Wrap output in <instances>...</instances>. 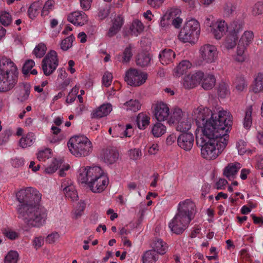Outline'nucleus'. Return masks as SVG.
Segmentation results:
<instances>
[{
  "mask_svg": "<svg viewBox=\"0 0 263 263\" xmlns=\"http://www.w3.org/2000/svg\"><path fill=\"white\" fill-rule=\"evenodd\" d=\"M132 49V45H129L125 48L122 53L119 54L117 56V60L124 64L128 63L133 57Z\"/></svg>",
  "mask_w": 263,
  "mask_h": 263,
  "instance_id": "nucleus-26",
  "label": "nucleus"
},
{
  "mask_svg": "<svg viewBox=\"0 0 263 263\" xmlns=\"http://www.w3.org/2000/svg\"><path fill=\"white\" fill-rule=\"evenodd\" d=\"M199 53L203 61L207 63H212L216 61L218 52L215 46L206 44L201 46Z\"/></svg>",
  "mask_w": 263,
  "mask_h": 263,
  "instance_id": "nucleus-11",
  "label": "nucleus"
},
{
  "mask_svg": "<svg viewBox=\"0 0 263 263\" xmlns=\"http://www.w3.org/2000/svg\"><path fill=\"white\" fill-rule=\"evenodd\" d=\"M113 128V137H122V132L124 129V126L121 125H116L112 127Z\"/></svg>",
  "mask_w": 263,
  "mask_h": 263,
  "instance_id": "nucleus-59",
  "label": "nucleus"
},
{
  "mask_svg": "<svg viewBox=\"0 0 263 263\" xmlns=\"http://www.w3.org/2000/svg\"><path fill=\"white\" fill-rule=\"evenodd\" d=\"M43 4L39 1L33 2L29 7L28 15L30 18L33 19L39 14V11L42 8Z\"/></svg>",
  "mask_w": 263,
  "mask_h": 263,
  "instance_id": "nucleus-27",
  "label": "nucleus"
},
{
  "mask_svg": "<svg viewBox=\"0 0 263 263\" xmlns=\"http://www.w3.org/2000/svg\"><path fill=\"white\" fill-rule=\"evenodd\" d=\"M16 197H42L39 191L32 187H26L20 189L15 193Z\"/></svg>",
  "mask_w": 263,
  "mask_h": 263,
  "instance_id": "nucleus-19",
  "label": "nucleus"
},
{
  "mask_svg": "<svg viewBox=\"0 0 263 263\" xmlns=\"http://www.w3.org/2000/svg\"><path fill=\"white\" fill-rule=\"evenodd\" d=\"M18 218L29 226L40 227L45 223L47 213L40 200L35 198H16Z\"/></svg>",
  "mask_w": 263,
  "mask_h": 263,
  "instance_id": "nucleus-2",
  "label": "nucleus"
},
{
  "mask_svg": "<svg viewBox=\"0 0 263 263\" xmlns=\"http://www.w3.org/2000/svg\"><path fill=\"white\" fill-rule=\"evenodd\" d=\"M63 163L62 159H54L50 164V165L46 168L45 171L48 174H52L54 173L58 168H60Z\"/></svg>",
  "mask_w": 263,
  "mask_h": 263,
  "instance_id": "nucleus-40",
  "label": "nucleus"
},
{
  "mask_svg": "<svg viewBox=\"0 0 263 263\" xmlns=\"http://www.w3.org/2000/svg\"><path fill=\"white\" fill-rule=\"evenodd\" d=\"M170 118L168 121L170 124H175L180 120L186 118L185 115L183 114L182 111L179 108H175L172 114L170 115Z\"/></svg>",
  "mask_w": 263,
  "mask_h": 263,
  "instance_id": "nucleus-31",
  "label": "nucleus"
},
{
  "mask_svg": "<svg viewBox=\"0 0 263 263\" xmlns=\"http://www.w3.org/2000/svg\"><path fill=\"white\" fill-rule=\"evenodd\" d=\"M59 238V234L57 232H54L47 236L46 241L49 243H52L57 240Z\"/></svg>",
  "mask_w": 263,
  "mask_h": 263,
  "instance_id": "nucleus-62",
  "label": "nucleus"
},
{
  "mask_svg": "<svg viewBox=\"0 0 263 263\" xmlns=\"http://www.w3.org/2000/svg\"><path fill=\"white\" fill-rule=\"evenodd\" d=\"M67 20L75 26H82L87 22L88 17L83 11H76L67 16Z\"/></svg>",
  "mask_w": 263,
  "mask_h": 263,
  "instance_id": "nucleus-16",
  "label": "nucleus"
},
{
  "mask_svg": "<svg viewBox=\"0 0 263 263\" xmlns=\"http://www.w3.org/2000/svg\"><path fill=\"white\" fill-rule=\"evenodd\" d=\"M59 65L58 54L55 51L51 50L43 59L42 67L44 74L49 76L52 74Z\"/></svg>",
  "mask_w": 263,
  "mask_h": 263,
  "instance_id": "nucleus-8",
  "label": "nucleus"
},
{
  "mask_svg": "<svg viewBox=\"0 0 263 263\" xmlns=\"http://www.w3.org/2000/svg\"><path fill=\"white\" fill-rule=\"evenodd\" d=\"M142 258L143 263H155L158 259V254L151 249L145 251Z\"/></svg>",
  "mask_w": 263,
  "mask_h": 263,
  "instance_id": "nucleus-28",
  "label": "nucleus"
},
{
  "mask_svg": "<svg viewBox=\"0 0 263 263\" xmlns=\"http://www.w3.org/2000/svg\"><path fill=\"white\" fill-rule=\"evenodd\" d=\"M252 106L250 105L246 107L245 110V116L243 120V126L246 129H249L252 125Z\"/></svg>",
  "mask_w": 263,
  "mask_h": 263,
  "instance_id": "nucleus-36",
  "label": "nucleus"
},
{
  "mask_svg": "<svg viewBox=\"0 0 263 263\" xmlns=\"http://www.w3.org/2000/svg\"><path fill=\"white\" fill-rule=\"evenodd\" d=\"M166 128L160 122H157L153 126L152 133L155 137H160L166 133Z\"/></svg>",
  "mask_w": 263,
  "mask_h": 263,
  "instance_id": "nucleus-37",
  "label": "nucleus"
},
{
  "mask_svg": "<svg viewBox=\"0 0 263 263\" xmlns=\"http://www.w3.org/2000/svg\"><path fill=\"white\" fill-rule=\"evenodd\" d=\"M251 89L255 93L263 92V73H258L255 76Z\"/></svg>",
  "mask_w": 263,
  "mask_h": 263,
  "instance_id": "nucleus-25",
  "label": "nucleus"
},
{
  "mask_svg": "<svg viewBox=\"0 0 263 263\" xmlns=\"http://www.w3.org/2000/svg\"><path fill=\"white\" fill-rule=\"evenodd\" d=\"M51 157L50 149L46 148L41 151L37 153V158L40 161H45Z\"/></svg>",
  "mask_w": 263,
  "mask_h": 263,
  "instance_id": "nucleus-52",
  "label": "nucleus"
},
{
  "mask_svg": "<svg viewBox=\"0 0 263 263\" xmlns=\"http://www.w3.org/2000/svg\"><path fill=\"white\" fill-rule=\"evenodd\" d=\"M151 59L149 54L141 53L138 54L136 62L138 66L144 67L149 65Z\"/></svg>",
  "mask_w": 263,
  "mask_h": 263,
  "instance_id": "nucleus-30",
  "label": "nucleus"
},
{
  "mask_svg": "<svg viewBox=\"0 0 263 263\" xmlns=\"http://www.w3.org/2000/svg\"><path fill=\"white\" fill-rule=\"evenodd\" d=\"M46 49L44 44L40 43L35 47L33 50V53L36 57L40 58L45 55Z\"/></svg>",
  "mask_w": 263,
  "mask_h": 263,
  "instance_id": "nucleus-48",
  "label": "nucleus"
},
{
  "mask_svg": "<svg viewBox=\"0 0 263 263\" xmlns=\"http://www.w3.org/2000/svg\"><path fill=\"white\" fill-rule=\"evenodd\" d=\"M12 22L11 14L6 11L2 12L0 15V22L5 26L9 25Z\"/></svg>",
  "mask_w": 263,
  "mask_h": 263,
  "instance_id": "nucleus-47",
  "label": "nucleus"
},
{
  "mask_svg": "<svg viewBox=\"0 0 263 263\" xmlns=\"http://www.w3.org/2000/svg\"><path fill=\"white\" fill-rule=\"evenodd\" d=\"M175 124H176V130L183 133L189 130L191 127V120L187 118H184L183 119Z\"/></svg>",
  "mask_w": 263,
  "mask_h": 263,
  "instance_id": "nucleus-34",
  "label": "nucleus"
},
{
  "mask_svg": "<svg viewBox=\"0 0 263 263\" xmlns=\"http://www.w3.org/2000/svg\"><path fill=\"white\" fill-rule=\"evenodd\" d=\"M253 33L252 31H245L241 36L237 46V52L239 55L244 53L246 47L252 42Z\"/></svg>",
  "mask_w": 263,
  "mask_h": 263,
  "instance_id": "nucleus-17",
  "label": "nucleus"
},
{
  "mask_svg": "<svg viewBox=\"0 0 263 263\" xmlns=\"http://www.w3.org/2000/svg\"><path fill=\"white\" fill-rule=\"evenodd\" d=\"M124 23V20L121 15H118L113 20L112 24L116 27L117 26L120 29L123 26Z\"/></svg>",
  "mask_w": 263,
  "mask_h": 263,
  "instance_id": "nucleus-64",
  "label": "nucleus"
},
{
  "mask_svg": "<svg viewBox=\"0 0 263 263\" xmlns=\"http://www.w3.org/2000/svg\"><path fill=\"white\" fill-rule=\"evenodd\" d=\"M246 146V142L242 140H240L237 142L236 147L239 155H242L246 153L247 151Z\"/></svg>",
  "mask_w": 263,
  "mask_h": 263,
  "instance_id": "nucleus-57",
  "label": "nucleus"
},
{
  "mask_svg": "<svg viewBox=\"0 0 263 263\" xmlns=\"http://www.w3.org/2000/svg\"><path fill=\"white\" fill-rule=\"evenodd\" d=\"M241 167L238 162L230 163L224 168L223 175L230 180L234 179Z\"/></svg>",
  "mask_w": 263,
  "mask_h": 263,
  "instance_id": "nucleus-20",
  "label": "nucleus"
},
{
  "mask_svg": "<svg viewBox=\"0 0 263 263\" xmlns=\"http://www.w3.org/2000/svg\"><path fill=\"white\" fill-rule=\"evenodd\" d=\"M129 155L130 159L136 160L140 158L141 155V151L138 149H134L129 151Z\"/></svg>",
  "mask_w": 263,
  "mask_h": 263,
  "instance_id": "nucleus-61",
  "label": "nucleus"
},
{
  "mask_svg": "<svg viewBox=\"0 0 263 263\" xmlns=\"http://www.w3.org/2000/svg\"><path fill=\"white\" fill-rule=\"evenodd\" d=\"M67 146L70 153L76 157L88 156L92 150L91 141L83 135L71 137L67 143Z\"/></svg>",
  "mask_w": 263,
  "mask_h": 263,
  "instance_id": "nucleus-5",
  "label": "nucleus"
},
{
  "mask_svg": "<svg viewBox=\"0 0 263 263\" xmlns=\"http://www.w3.org/2000/svg\"><path fill=\"white\" fill-rule=\"evenodd\" d=\"M33 246L37 250L41 248L44 244V238L42 237H36L33 240Z\"/></svg>",
  "mask_w": 263,
  "mask_h": 263,
  "instance_id": "nucleus-60",
  "label": "nucleus"
},
{
  "mask_svg": "<svg viewBox=\"0 0 263 263\" xmlns=\"http://www.w3.org/2000/svg\"><path fill=\"white\" fill-rule=\"evenodd\" d=\"M35 140V135L33 133H29L20 139V145L23 148L30 146L34 142Z\"/></svg>",
  "mask_w": 263,
  "mask_h": 263,
  "instance_id": "nucleus-33",
  "label": "nucleus"
},
{
  "mask_svg": "<svg viewBox=\"0 0 263 263\" xmlns=\"http://www.w3.org/2000/svg\"><path fill=\"white\" fill-rule=\"evenodd\" d=\"M194 137L190 133L181 134L177 138L178 146L186 151H190L194 144Z\"/></svg>",
  "mask_w": 263,
  "mask_h": 263,
  "instance_id": "nucleus-13",
  "label": "nucleus"
},
{
  "mask_svg": "<svg viewBox=\"0 0 263 263\" xmlns=\"http://www.w3.org/2000/svg\"><path fill=\"white\" fill-rule=\"evenodd\" d=\"M65 197H79L75 186H70L68 188L63 189Z\"/></svg>",
  "mask_w": 263,
  "mask_h": 263,
  "instance_id": "nucleus-51",
  "label": "nucleus"
},
{
  "mask_svg": "<svg viewBox=\"0 0 263 263\" xmlns=\"http://www.w3.org/2000/svg\"><path fill=\"white\" fill-rule=\"evenodd\" d=\"M180 12L178 9H175L170 11L169 15L170 18H172V24L176 28H179L182 23V19L179 16H176L174 18L177 14Z\"/></svg>",
  "mask_w": 263,
  "mask_h": 263,
  "instance_id": "nucleus-39",
  "label": "nucleus"
},
{
  "mask_svg": "<svg viewBox=\"0 0 263 263\" xmlns=\"http://www.w3.org/2000/svg\"><path fill=\"white\" fill-rule=\"evenodd\" d=\"M18 71L15 64L9 58L0 57V91L12 89L18 80Z\"/></svg>",
  "mask_w": 263,
  "mask_h": 263,
  "instance_id": "nucleus-4",
  "label": "nucleus"
},
{
  "mask_svg": "<svg viewBox=\"0 0 263 263\" xmlns=\"http://www.w3.org/2000/svg\"><path fill=\"white\" fill-rule=\"evenodd\" d=\"M147 78L146 73L131 68L126 72L124 80L130 86H139L143 84Z\"/></svg>",
  "mask_w": 263,
  "mask_h": 263,
  "instance_id": "nucleus-9",
  "label": "nucleus"
},
{
  "mask_svg": "<svg viewBox=\"0 0 263 263\" xmlns=\"http://www.w3.org/2000/svg\"><path fill=\"white\" fill-rule=\"evenodd\" d=\"M204 74L202 71H199L187 76L183 79V84L184 87L187 89L195 87L199 84L204 78Z\"/></svg>",
  "mask_w": 263,
  "mask_h": 263,
  "instance_id": "nucleus-14",
  "label": "nucleus"
},
{
  "mask_svg": "<svg viewBox=\"0 0 263 263\" xmlns=\"http://www.w3.org/2000/svg\"><path fill=\"white\" fill-rule=\"evenodd\" d=\"M150 117L145 113L139 114L136 119L138 127L140 129H144L149 123Z\"/></svg>",
  "mask_w": 263,
  "mask_h": 263,
  "instance_id": "nucleus-29",
  "label": "nucleus"
},
{
  "mask_svg": "<svg viewBox=\"0 0 263 263\" xmlns=\"http://www.w3.org/2000/svg\"><path fill=\"white\" fill-rule=\"evenodd\" d=\"M74 39L73 35H70L62 40L61 43V49L63 51H66L70 48L72 46V44Z\"/></svg>",
  "mask_w": 263,
  "mask_h": 263,
  "instance_id": "nucleus-45",
  "label": "nucleus"
},
{
  "mask_svg": "<svg viewBox=\"0 0 263 263\" xmlns=\"http://www.w3.org/2000/svg\"><path fill=\"white\" fill-rule=\"evenodd\" d=\"M35 63L32 60H28L25 62L23 68L22 72L24 74H27L31 70L32 68L34 66Z\"/></svg>",
  "mask_w": 263,
  "mask_h": 263,
  "instance_id": "nucleus-56",
  "label": "nucleus"
},
{
  "mask_svg": "<svg viewBox=\"0 0 263 263\" xmlns=\"http://www.w3.org/2000/svg\"><path fill=\"white\" fill-rule=\"evenodd\" d=\"M119 153L115 148H107L104 154V160L109 164H112L118 159Z\"/></svg>",
  "mask_w": 263,
  "mask_h": 263,
  "instance_id": "nucleus-24",
  "label": "nucleus"
},
{
  "mask_svg": "<svg viewBox=\"0 0 263 263\" xmlns=\"http://www.w3.org/2000/svg\"><path fill=\"white\" fill-rule=\"evenodd\" d=\"M133 28L132 31L135 35L137 36L138 34L142 31L144 27L140 21L136 20L133 24Z\"/></svg>",
  "mask_w": 263,
  "mask_h": 263,
  "instance_id": "nucleus-54",
  "label": "nucleus"
},
{
  "mask_svg": "<svg viewBox=\"0 0 263 263\" xmlns=\"http://www.w3.org/2000/svg\"><path fill=\"white\" fill-rule=\"evenodd\" d=\"M18 259V253L15 251H10L5 258V263H17Z\"/></svg>",
  "mask_w": 263,
  "mask_h": 263,
  "instance_id": "nucleus-42",
  "label": "nucleus"
},
{
  "mask_svg": "<svg viewBox=\"0 0 263 263\" xmlns=\"http://www.w3.org/2000/svg\"><path fill=\"white\" fill-rule=\"evenodd\" d=\"M112 76L111 73L106 72L102 77V84L105 87H108L112 82Z\"/></svg>",
  "mask_w": 263,
  "mask_h": 263,
  "instance_id": "nucleus-58",
  "label": "nucleus"
},
{
  "mask_svg": "<svg viewBox=\"0 0 263 263\" xmlns=\"http://www.w3.org/2000/svg\"><path fill=\"white\" fill-rule=\"evenodd\" d=\"M85 205L86 203L84 201L80 200V201L78 202L77 205L75 206L74 212V217L75 219H78L82 216Z\"/></svg>",
  "mask_w": 263,
  "mask_h": 263,
  "instance_id": "nucleus-44",
  "label": "nucleus"
},
{
  "mask_svg": "<svg viewBox=\"0 0 263 263\" xmlns=\"http://www.w3.org/2000/svg\"><path fill=\"white\" fill-rule=\"evenodd\" d=\"M128 189L132 195L135 196H143L142 192L140 190L139 187H137L136 184L135 182H129L128 184Z\"/></svg>",
  "mask_w": 263,
  "mask_h": 263,
  "instance_id": "nucleus-50",
  "label": "nucleus"
},
{
  "mask_svg": "<svg viewBox=\"0 0 263 263\" xmlns=\"http://www.w3.org/2000/svg\"><path fill=\"white\" fill-rule=\"evenodd\" d=\"M236 8L235 4L231 2L226 3L223 7L224 15L228 16H230L235 11Z\"/></svg>",
  "mask_w": 263,
  "mask_h": 263,
  "instance_id": "nucleus-49",
  "label": "nucleus"
},
{
  "mask_svg": "<svg viewBox=\"0 0 263 263\" xmlns=\"http://www.w3.org/2000/svg\"><path fill=\"white\" fill-rule=\"evenodd\" d=\"M152 250H155L158 254H164L168 248L167 244L161 239L156 238L151 244Z\"/></svg>",
  "mask_w": 263,
  "mask_h": 263,
  "instance_id": "nucleus-22",
  "label": "nucleus"
},
{
  "mask_svg": "<svg viewBox=\"0 0 263 263\" xmlns=\"http://www.w3.org/2000/svg\"><path fill=\"white\" fill-rule=\"evenodd\" d=\"M247 84L243 77H238L235 82L236 89L239 91H242L247 88Z\"/></svg>",
  "mask_w": 263,
  "mask_h": 263,
  "instance_id": "nucleus-53",
  "label": "nucleus"
},
{
  "mask_svg": "<svg viewBox=\"0 0 263 263\" xmlns=\"http://www.w3.org/2000/svg\"><path fill=\"white\" fill-rule=\"evenodd\" d=\"M196 205L190 199H186L183 202H180L178 207V212L176 213L181 216H186L190 220L194 217Z\"/></svg>",
  "mask_w": 263,
  "mask_h": 263,
  "instance_id": "nucleus-12",
  "label": "nucleus"
},
{
  "mask_svg": "<svg viewBox=\"0 0 263 263\" xmlns=\"http://www.w3.org/2000/svg\"><path fill=\"white\" fill-rule=\"evenodd\" d=\"M242 30L233 31L232 32L227 33V36L223 43V45L228 49L234 48L236 45V42L238 38V33Z\"/></svg>",
  "mask_w": 263,
  "mask_h": 263,
  "instance_id": "nucleus-21",
  "label": "nucleus"
},
{
  "mask_svg": "<svg viewBox=\"0 0 263 263\" xmlns=\"http://www.w3.org/2000/svg\"><path fill=\"white\" fill-rule=\"evenodd\" d=\"M124 105L127 110L132 112H136L139 110L141 106L140 102L138 100L136 99H131L125 102Z\"/></svg>",
  "mask_w": 263,
  "mask_h": 263,
  "instance_id": "nucleus-38",
  "label": "nucleus"
},
{
  "mask_svg": "<svg viewBox=\"0 0 263 263\" xmlns=\"http://www.w3.org/2000/svg\"><path fill=\"white\" fill-rule=\"evenodd\" d=\"M11 164L14 167H19L24 165V159L20 157L13 158L11 160Z\"/></svg>",
  "mask_w": 263,
  "mask_h": 263,
  "instance_id": "nucleus-63",
  "label": "nucleus"
},
{
  "mask_svg": "<svg viewBox=\"0 0 263 263\" xmlns=\"http://www.w3.org/2000/svg\"><path fill=\"white\" fill-rule=\"evenodd\" d=\"M54 3V2L53 0H48L45 3L41 12V15L42 16L48 15L50 11L53 10Z\"/></svg>",
  "mask_w": 263,
  "mask_h": 263,
  "instance_id": "nucleus-46",
  "label": "nucleus"
},
{
  "mask_svg": "<svg viewBox=\"0 0 263 263\" xmlns=\"http://www.w3.org/2000/svg\"><path fill=\"white\" fill-rule=\"evenodd\" d=\"M263 13V2H257L252 9V14L254 15H260Z\"/></svg>",
  "mask_w": 263,
  "mask_h": 263,
  "instance_id": "nucleus-55",
  "label": "nucleus"
},
{
  "mask_svg": "<svg viewBox=\"0 0 263 263\" xmlns=\"http://www.w3.org/2000/svg\"><path fill=\"white\" fill-rule=\"evenodd\" d=\"M23 91L18 96V100L21 102L26 101L29 97L30 92V86L27 83H23Z\"/></svg>",
  "mask_w": 263,
  "mask_h": 263,
  "instance_id": "nucleus-41",
  "label": "nucleus"
},
{
  "mask_svg": "<svg viewBox=\"0 0 263 263\" xmlns=\"http://www.w3.org/2000/svg\"><path fill=\"white\" fill-rule=\"evenodd\" d=\"M216 80L215 77L210 74L204 76L202 81V87L205 90L211 89L215 85Z\"/></svg>",
  "mask_w": 263,
  "mask_h": 263,
  "instance_id": "nucleus-32",
  "label": "nucleus"
},
{
  "mask_svg": "<svg viewBox=\"0 0 263 263\" xmlns=\"http://www.w3.org/2000/svg\"><path fill=\"white\" fill-rule=\"evenodd\" d=\"M192 119L201 128L202 134H196V143L201 147L202 157L206 160L215 159L228 144L232 115L226 110L213 113L208 108L198 107L193 111Z\"/></svg>",
  "mask_w": 263,
  "mask_h": 263,
  "instance_id": "nucleus-1",
  "label": "nucleus"
},
{
  "mask_svg": "<svg viewBox=\"0 0 263 263\" xmlns=\"http://www.w3.org/2000/svg\"><path fill=\"white\" fill-rule=\"evenodd\" d=\"M191 220L186 216H181L176 214L170 222L168 226L172 232L179 235L182 234L187 228Z\"/></svg>",
  "mask_w": 263,
  "mask_h": 263,
  "instance_id": "nucleus-10",
  "label": "nucleus"
},
{
  "mask_svg": "<svg viewBox=\"0 0 263 263\" xmlns=\"http://www.w3.org/2000/svg\"><path fill=\"white\" fill-rule=\"evenodd\" d=\"M78 181L81 183L87 184L93 193H101L108 184V179L100 167H82L79 171Z\"/></svg>",
  "mask_w": 263,
  "mask_h": 263,
  "instance_id": "nucleus-3",
  "label": "nucleus"
},
{
  "mask_svg": "<svg viewBox=\"0 0 263 263\" xmlns=\"http://www.w3.org/2000/svg\"><path fill=\"white\" fill-rule=\"evenodd\" d=\"M211 27V32L214 37L216 40L220 39L226 33V32H232L235 30H238L242 28V24L241 22L235 21L232 22L229 26L224 21H217L212 25Z\"/></svg>",
  "mask_w": 263,
  "mask_h": 263,
  "instance_id": "nucleus-7",
  "label": "nucleus"
},
{
  "mask_svg": "<svg viewBox=\"0 0 263 263\" xmlns=\"http://www.w3.org/2000/svg\"><path fill=\"white\" fill-rule=\"evenodd\" d=\"M112 105L110 103H104L93 110L91 114L92 118L100 119L107 116L112 110Z\"/></svg>",
  "mask_w": 263,
  "mask_h": 263,
  "instance_id": "nucleus-18",
  "label": "nucleus"
},
{
  "mask_svg": "<svg viewBox=\"0 0 263 263\" xmlns=\"http://www.w3.org/2000/svg\"><path fill=\"white\" fill-rule=\"evenodd\" d=\"M154 116L159 121L166 120L170 115L167 105L163 102L158 103L154 108Z\"/></svg>",
  "mask_w": 263,
  "mask_h": 263,
  "instance_id": "nucleus-15",
  "label": "nucleus"
},
{
  "mask_svg": "<svg viewBox=\"0 0 263 263\" xmlns=\"http://www.w3.org/2000/svg\"><path fill=\"white\" fill-rule=\"evenodd\" d=\"M159 56L161 63L163 65H167L173 62L175 53L171 49H165L160 52Z\"/></svg>",
  "mask_w": 263,
  "mask_h": 263,
  "instance_id": "nucleus-23",
  "label": "nucleus"
},
{
  "mask_svg": "<svg viewBox=\"0 0 263 263\" xmlns=\"http://www.w3.org/2000/svg\"><path fill=\"white\" fill-rule=\"evenodd\" d=\"M218 94L221 98H226L229 94V85L224 82L220 83L218 89Z\"/></svg>",
  "mask_w": 263,
  "mask_h": 263,
  "instance_id": "nucleus-43",
  "label": "nucleus"
},
{
  "mask_svg": "<svg viewBox=\"0 0 263 263\" xmlns=\"http://www.w3.org/2000/svg\"><path fill=\"white\" fill-rule=\"evenodd\" d=\"M191 66L192 64L189 61H181L176 68V76L178 77L185 73L187 69L191 67Z\"/></svg>",
  "mask_w": 263,
  "mask_h": 263,
  "instance_id": "nucleus-35",
  "label": "nucleus"
},
{
  "mask_svg": "<svg viewBox=\"0 0 263 263\" xmlns=\"http://www.w3.org/2000/svg\"><path fill=\"white\" fill-rule=\"evenodd\" d=\"M200 32L199 22L195 19L187 21L181 29L179 34V40L183 43L194 42L198 39Z\"/></svg>",
  "mask_w": 263,
  "mask_h": 263,
  "instance_id": "nucleus-6",
  "label": "nucleus"
}]
</instances>
